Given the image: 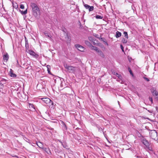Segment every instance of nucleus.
Masks as SVG:
<instances>
[{"label":"nucleus","mask_w":158,"mask_h":158,"mask_svg":"<svg viewBox=\"0 0 158 158\" xmlns=\"http://www.w3.org/2000/svg\"><path fill=\"white\" fill-rule=\"evenodd\" d=\"M31 6L32 8L33 14L35 17H37L40 15V11L37 5L35 3H31Z\"/></svg>","instance_id":"1"},{"label":"nucleus","mask_w":158,"mask_h":158,"mask_svg":"<svg viewBox=\"0 0 158 158\" xmlns=\"http://www.w3.org/2000/svg\"><path fill=\"white\" fill-rule=\"evenodd\" d=\"M64 68L67 69V71L69 73L75 74L78 70V68L74 67L71 65H69L65 64H64Z\"/></svg>","instance_id":"2"},{"label":"nucleus","mask_w":158,"mask_h":158,"mask_svg":"<svg viewBox=\"0 0 158 158\" xmlns=\"http://www.w3.org/2000/svg\"><path fill=\"white\" fill-rule=\"evenodd\" d=\"M150 137L153 139L156 140H158L157 138V134L156 131L155 130L151 131L150 132Z\"/></svg>","instance_id":"3"},{"label":"nucleus","mask_w":158,"mask_h":158,"mask_svg":"<svg viewBox=\"0 0 158 158\" xmlns=\"http://www.w3.org/2000/svg\"><path fill=\"white\" fill-rule=\"evenodd\" d=\"M42 100L43 102L49 106L53 105V102L48 98H43Z\"/></svg>","instance_id":"4"},{"label":"nucleus","mask_w":158,"mask_h":158,"mask_svg":"<svg viewBox=\"0 0 158 158\" xmlns=\"http://www.w3.org/2000/svg\"><path fill=\"white\" fill-rule=\"evenodd\" d=\"M75 47L79 51L81 52H84L85 50V48L79 44H76L75 45Z\"/></svg>","instance_id":"5"},{"label":"nucleus","mask_w":158,"mask_h":158,"mask_svg":"<svg viewBox=\"0 0 158 158\" xmlns=\"http://www.w3.org/2000/svg\"><path fill=\"white\" fill-rule=\"evenodd\" d=\"M28 53L30 55H32L35 58H37L38 57V55L36 54L32 50H29Z\"/></svg>","instance_id":"6"},{"label":"nucleus","mask_w":158,"mask_h":158,"mask_svg":"<svg viewBox=\"0 0 158 158\" xmlns=\"http://www.w3.org/2000/svg\"><path fill=\"white\" fill-rule=\"evenodd\" d=\"M142 143L147 147H148L149 146V143L148 141L146 139H143L142 140Z\"/></svg>","instance_id":"7"},{"label":"nucleus","mask_w":158,"mask_h":158,"mask_svg":"<svg viewBox=\"0 0 158 158\" xmlns=\"http://www.w3.org/2000/svg\"><path fill=\"white\" fill-rule=\"evenodd\" d=\"M9 56L7 53H6L3 56V59L4 60L7 61L9 59Z\"/></svg>","instance_id":"8"},{"label":"nucleus","mask_w":158,"mask_h":158,"mask_svg":"<svg viewBox=\"0 0 158 158\" xmlns=\"http://www.w3.org/2000/svg\"><path fill=\"white\" fill-rule=\"evenodd\" d=\"M121 35L122 34L120 32L117 31L116 32V34L115 35L116 37V38H118V37H120L121 36Z\"/></svg>","instance_id":"9"},{"label":"nucleus","mask_w":158,"mask_h":158,"mask_svg":"<svg viewBox=\"0 0 158 158\" xmlns=\"http://www.w3.org/2000/svg\"><path fill=\"white\" fill-rule=\"evenodd\" d=\"M90 48L91 49L94 50L97 52H98L99 50L98 49V48L97 47H95V46H93L92 45V46Z\"/></svg>","instance_id":"10"},{"label":"nucleus","mask_w":158,"mask_h":158,"mask_svg":"<svg viewBox=\"0 0 158 158\" xmlns=\"http://www.w3.org/2000/svg\"><path fill=\"white\" fill-rule=\"evenodd\" d=\"M12 71V70L11 69L10 71V76L11 77H16V75L15 74L13 73Z\"/></svg>","instance_id":"11"},{"label":"nucleus","mask_w":158,"mask_h":158,"mask_svg":"<svg viewBox=\"0 0 158 158\" xmlns=\"http://www.w3.org/2000/svg\"><path fill=\"white\" fill-rule=\"evenodd\" d=\"M99 39L100 40L102 41L103 42H104L105 44H106L107 46L108 45V44L107 43V41H106V40L105 39L102 38H99Z\"/></svg>","instance_id":"12"},{"label":"nucleus","mask_w":158,"mask_h":158,"mask_svg":"<svg viewBox=\"0 0 158 158\" xmlns=\"http://www.w3.org/2000/svg\"><path fill=\"white\" fill-rule=\"evenodd\" d=\"M85 44L88 46L90 48H91V47L92 46V45L91 44V43H90L89 41L85 40Z\"/></svg>","instance_id":"13"},{"label":"nucleus","mask_w":158,"mask_h":158,"mask_svg":"<svg viewBox=\"0 0 158 158\" xmlns=\"http://www.w3.org/2000/svg\"><path fill=\"white\" fill-rule=\"evenodd\" d=\"M98 52V55L101 57H104V55L103 52L99 50Z\"/></svg>","instance_id":"14"},{"label":"nucleus","mask_w":158,"mask_h":158,"mask_svg":"<svg viewBox=\"0 0 158 158\" xmlns=\"http://www.w3.org/2000/svg\"><path fill=\"white\" fill-rule=\"evenodd\" d=\"M153 95L155 96L156 98H158V93L156 91H154L152 92Z\"/></svg>","instance_id":"15"},{"label":"nucleus","mask_w":158,"mask_h":158,"mask_svg":"<svg viewBox=\"0 0 158 158\" xmlns=\"http://www.w3.org/2000/svg\"><path fill=\"white\" fill-rule=\"evenodd\" d=\"M44 151H45L48 154H49L50 153H51L50 149L49 148H44Z\"/></svg>","instance_id":"16"},{"label":"nucleus","mask_w":158,"mask_h":158,"mask_svg":"<svg viewBox=\"0 0 158 158\" xmlns=\"http://www.w3.org/2000/svg\"><path fill=\"white\" fill-rule=\"evenodd\" d=\"M89 40L91 42H93L96 40L93 37L90 36L89 37Z\"/></svg>","instance_id":"17"},{"label":"nucleus","mask_w":158,"mask_h":158,"mask_svg":"<svg viewBox=\"0 0 158 158\" xmlns=\"http://www.w3.org/2000/svg\"><path fill=\"white\" fill-rule=\"evenodd\" d=\"M25 46L26 47H28V41L26 37L25 38Z\"/></svg>","instance_id":"18"},{"label":"nucleus","mask_w":158,"mask_h":158,"mask_svg":"<svg viewBox=\"0 0 158 158\" xmlns=\"http://www.w3.org/2000/svg\"><path fill=\"white\" fill-rule=\"evenodd\" d=\"M89 12L91 11L94 10V7L93 6H89V8L88 9Z\"/></svg>","instance_id":"19"},{"label":"nucleus","mask_w":158,"mask_h":158,"mask_svg":"<svg viewBox=\"0 0 158 158\" xmlns=\"http://www.w3.org/2000/svg\"><path fill=\"white\" fill-rule=\"evenodd\" d=\"M96 18L97 19H102L103 18V17L102 16L99 15H96L95 16Z\"/></svg>","instance_id":"20"},{"label":"nucleus","mask_w":158,"mask_h":158,"mask_svg":"<svg viewBox=\"0 0 158 158\" xmlns=\"http://www.w3.org/2000/svg\"><path fill=\"white\" fill-rule=\"evenodd\" d=\"M115 75H116L119 78V79H121L122 78V76L121 75L117 73H116V74H114Z\"/></svg>","instance_id":"21"},{"label":"nucleus","mask_w":158,"mask_h":158,"mask_svg":"<svg viewBox=\"0 0 158 158\" xmlns=\"http://www.w3.org/2000/svg\"><path fill=\"white\" fill-rule=\"evenodd\" d=\"M121 42L124 44H125L127 43V40L124 38H123L121 40Z\"/></svg>","instance_id":"22"},{"label":"nucleus","mask_w":158,"mask_h":158,"mask_svg":"<svg viewBox=\"0 0 158 158\" xmlns=\"http://www.w3.org/2000/svg\"><path fill=\"white\" fill-rule=\"evenodd\" d=\"M128 70L129 72H130V74L131 75H132V76H133V73L132 72V71L131 68L130 67L128 68Z\"/></svg>","instance_id":"23"},{"label":"nucleus","mask_w":158,"mask_h":158,"mask_svg":"<svg viewBox=\"0 0 158 158\" xmlns=\"http://www.w3.org/2000/svg\"><path fill=\"white\" fill-rule=\"evenodd\" d=\"M4 81H6V80L5 79L2 80V81H0V85H1V86L3 85V84H2V82Z\"/></svg>","instance_id":"24"},{"label":"nucleus","mask_w":158,"mask_h":158,"mask_svg":"<svg viewBox=\"0 0 158 158\" xmlns=\"http://www.w3.org/2000/svg\"><path fill=\"white\" fill-rule=\"evenodd\" d=\"M21 13L22 14H25L27 13V9L24 11H22L21 12Z\"/></svg>","instance_id":"25"},{"label":"nucleus","mask_w":158,"mask_h":158,"mask_svg":"<svg viewBox=\"0 0 158 158\" xmlns=\"http://www.w3.org/2000/svg\"><path fill=\"white\" fill-rule=\"evenodd\" d=\"M124 36L127 38H128V34L127 32H124Z\"/></svg>","instance_id":"26"},{"label":"nucleus","mask_w":158,"mask_h":158,"mask_svg":"<svg viewBox=\"0 0 158 158\" xmlns=\"http://www.w3.org/2000/svg\"><path fill=\"white\" fill-rule=\"evenodd\" d=\"M29 107L30 108H33L34 109H35L34 107V105L32 104H29Z\"/></svg>","instance_id":"27"},{"label":"nucleus","mask_w":158,"mask_h":158,"mask_svg":"<svg viewBox=\"0 0 158 158\" xmlns=\"http://www.w3.org/2000/svg\"><path fill=\"white\" fill-rule=\"evenodd\" d=\"M44 34L45 36H47L48 37H49L50 38H51V37H50L51 35H49L48 34V33H47L46 32H44Z\"/></svg>","instance_id":"28"},{"label":"nucleus","mask_w":158,"mask_h":158,"mask_svg":"<svg viewBox=\"0 0 158 158\" xmlns=\"http://www.w3.org/2000/svg\"><path fill=\"white\" fill-rule=\"evenodd\" d=\"M84 6L86 9H88L89 6V5L86 4H84Z\"/></svg>","instance_id":"29"},{"label":"nucleus","mask_w":158,"mask_h":158,"mask_svg":"<svg viewBox=\"0 0 158 158\" xmlns=\"http://www.w3.org/2000/svg\"><path fill=\"white\" fill-rule=\"evenodd\" d=\"M37 145L40 148H41V146H42V144H41V143L40 142H39L38 143H37Z\"/></svg>","instance_id":"30"},{"label":"nucleus","mask_w":158,"mask_h":158,"mask_svg":"<svg viewBox=\"0 0 158 158\" xmlns=\"http://www.w3.org/2000/svg\"><path fill=\"white\" fill-rule=\"evenodd\" d=\"M20 8L22 9H23L24 8V6L23 4H21L20 5Z\"/></svg>","instance_id":"31"},{"label":"nucleus","mask_w":158,"mask_h":158,"mask_svg":"<svg viewBox=\"0 0 158 158\" xmlns=\"http://www.w3.org/2000/svg\"><path fill=\"white\" fill-rule=\"evenodd\" d=\"M143 78L144 79L148 81H150V80L149 79H148V78H147L146 77H143Z\"/></svg>","instance_id":"32"},{"label":"nucleus","mask_w":158,"mask_h":158,"mask_svg":"<svg viewBox=\"0 0 158 158\" xmlns=\"http://www.w3.org/2000/svg\"><path fill=\"white\" fill-rule=\"evenodd\" d=\"M149 100L152 103V102H153V100H152V98L149 97Z\"/></svg>","instance_id":"33"},{"label":"nucleus","mask_w":158,"mask_h":158,"mask_svg":"<svg viewBox=\"0 0 158 158\" xmlns=\"http://www.w3.org/2000/svg\"><path fill=\"white\" fill-rule=\"evenodd\" d=\"M120 47H121V48L122 49V51H124V50H123L124 48H123V46L122 45H121Z\"/></svg>","instance_id":"34"},{"label":"nucleus","mask_w":158,"mask_h":158,"mask_svg":"<svg viewBox=\"0 0 158 158\" xmlns=\"http://www.w3.org/2000/svg\"><path fill=\"white\" fill-rule=\"evenodd\" d=\"M50 67V66L49 65H48L47 66V69H48V70H50V69H49V68Z\"/></svg>","instance_id":"35"},{"label":"nucleus","mask_w":158,"mask_h":158,"mask_svg":"<svg viewBox=\"0 0 158 158\" xmlns=\"http://www.w3.org/2000/svg\"><path fill=\"white\" fill-rule=\"evenodd\" d=\"M64 128H65V129L67 130L66 126L64 123Z\"/></svg>","instance_id":"36"},{"label":"nucleus","mask_w":158,"mask_h":158,"mask_svg":"<svg viewBox=\"0 0 158 158\" xmlns=\"http://www.w3.org/2000/svg\"><path fill=\"white\" fill-rule=\"evenodd\" d=\"M93 43V44L94 45H95L97 44L95 43V42H94V41L93 42H92Z\"/></svg>","instance_id":"37"},{"label":"nucleus","mask_w":158,"mask_h":158,"mask_svg":"<svg viewBox=\"0 0 158 158\" xmlns=\"http://www.w3.org/2000/svg\"><path fill=\"white\" fill-rule=\"evenodd\" d=\"M48 73H50V70H48Z\"/></svg>","instance_id":"38"},{"label":"nucleus","mask_w":158,"mask_h":158,"mask_svg":"<svg viewBox=\"0 0 158 158\" xmlns=\"http://www.w3.org/2000/svg\"><path fill=\"white\" fill-rule=\"evenodd\" d=\"M135 156L136 157V158H139V157L138 156Z\"/></svg>","instance_id":"39"},{"label":"nucleus","mask_w":158,"mask_h":158,"mask_svg":"<svg viewBox=\"0 0 158 158\" xmlns=\"http://www.w3.org/2000/svg\"><path fill=\"white\" fill-rule=\"evenodd\" d=\"M67 37L68 38V39H69V37L68 36V35H67Z\"/></svg>","instance_id":"40"},{"label":"nucleus","mask_w":158,"mask_h":158,"mask_svg":"<svg viewBox=\"0 0 158 158\" xmlns=\"http://www.w3.org/2000/svg\"><path fill=\"white\" fill-rule=\"evenodd\" d=\"M97 36H98V35H95V36L96 37H97L98 38V37Z\"/></svg>","instance_id":"41"},{"label":"nucleus","mask_w":158,"mask_h":158,"mask_svg":"<svg viewBox=\"0 0 158 158\" xmlns=\"http://www.w3.org/2000/svg\"><path fill=\"white\" fill-rule=\"evenodd\" d=\"M116 73H115V72H114L113 73L114 75V74H116Z\"/></svg>","instance_id":"42"}]
</instances>
